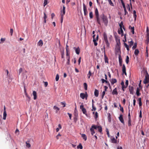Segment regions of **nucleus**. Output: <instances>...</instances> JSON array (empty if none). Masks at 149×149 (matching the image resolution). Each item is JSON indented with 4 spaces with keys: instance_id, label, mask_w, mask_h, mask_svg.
Wrapping results in <instances>:
<instances>
[{
    "instance_id": "nucleus-1",
    "label": "nucleus",
    "mask_w": 149,
    "mask_h": 149,
    "mask_svg": "<svg viewBox=\"0 0 149 149\" xmlns=\"http://www.w3.org/2000/svg\"><path fill=\"white\" fill-rule=\"evenodd\" d=\"M103 37L104 40L103 41V42L106 44V48H108L110 45V44L108 40L107 34L105 32L104 33Z\"/></svg>"
},
{
    "instance_id": "nucleus-2",
    "label": "nucleus",
    "mask_w": 149,
    "mask_h": 149,
    "mask_svg": "<svg viewBox=\"0 0 149 149\" xmlns=\"http://www.w3.org/2000/svg\"><path fill=\"white\" fill-rule=\"evenodd\" d=\"M95 18L97 23L100 25H101L100 21L99 19V14L97 9L96 8L95 10Z\"/></svg>"
},
{
    "instance_id": "nucleus-3",
    "label": "nucleus",
    "mask_w": 149,
    "mask_h": 149,
    "mask_svg": "<svg viewBox=\"0 0 149 149\" xmlns=\"http://www.w3.org/2000/svg\"><path fill=\"white\" fill-rule=\"evenodd\" d=\"M100 17L103 20V22L106 26H107L108 24V19L106 16L102 14L100 15Z\"/></svg>"
},
{
    "instance_id": "nucleus-4",
    "label": "nucleus",
    "mask_w": 149,
    "mask_h": 149,
    "mask_svg": "<svg viewBox=\"0 0 149 149\" xmlns=\"http://www.w3.org/2000/svg\"><path fill=\"white\" fill-rule=\"evenodd\" d=\"M143 82L145 84L149 83V75L147 71L146 72L145 79L143 81Z\"/></svg>"
},
{
    "instance_id": "nucleus-5",
    "label": "nucleus",
    "mask_w": 149,
    "mask_h": 149,
    "mask_svg": "<svg viewBox=\"0 0 149 149\" xmlns=\"http://www.w3.org/2000/svg\"><path fill=\"white\" fill-rule=\"evenodd\" d=\"M94 129H97V126L93 125L90 129L91 134L92 136L95 133Z\"/></svg>"
},
{
    "instance_id": "nucleus-6",
    "label": "nucleus",
    "mask_w": 149,
    "mask_h": 149,
    "mask_svg": "<svg viewBox=\"0 0 149 149\" xmlns=\"http://www.w3.org/2000/svg\"><path fill=\"white\" fill-rule=\"evenodd\" d=\"M80 108L81 110L83 113L87 116V114L86 113V109L84 108L83 103H82L81 105L80 106Z\"/></svg>"
},
{
    "instance_id": "nucleus-7",
    "label": "nucleus",
    "mask_w": 149,
    "mask_h": 149,
    "mask_svg": "<svg viewBox=\"0 0 149 149\" xmlns=\"http://www.w3.org/2000/svg\"><path fill=\"white\" fill-rule=\"evenodd\" d=\"M83 6L84 15L85 16L87 15L88 14V12L87 10L86 6L84 3H83Z\"/></svg>"
},
{
    "instance_id": "nucleus-8",
    "label": "nucleus",
    "mask_w": 149,
    "mask_h": 149,
    "mask_svg": "<svg viewBox=\"0 0 149 149\" xmlns=\"http://www.w3.org/2000/svg\"><path fill=\"white\" fill-rule=\"evenodd\" d=\"M95 35H93V41L94 42V45L95 46H97V42H96L98 40V36L97 35L96 37V39H95Z\"/></svg>"
},
{
    "instance_id": "nucleus-9",
    "label": "nucleus",
    "mask_w": 149,
    "mask_h": 149,
    "mask_svg": "<svg viewBox=\"0 0 149 149\" xmlns=\"http://www.w3.org/2000/svg\"><path fill=\"white\" fill-rule=\"evenodd\" d=\"M116 54H118L119 55V54L120 55L121 51L120 46L116 47Z\"/></svg>"
},
{
    "instance_id": "nucleus-10",
    "label": "nucleus",
    "mask_w": 149,
    "mask_h": 149,
    "mask_svg": "<svg viewBox=\"0 0 149 149\" xmlns=\"http://www.w3.org/2000/svg\"><path fill=\"white\" fill-rule=\"evenodd\" d=\"M86 94H85L84 93H81L80 94V97L83 99H84L85 98H86V99L87 97V94L86 93Z\"/></svg>"
},
{
    "instance_id": "nucleus-11",
    "label": "nucleus",
    "mask_w": 149,
    "mask_h": 149,
    "mask_svg": "<svg viewBox=\"0 0 149 149\" xmlns=\"http://www.w3.org/2000/svg\"><path fill=\"white\" fill-rule=\"evenodd\" d=\"M129 89L130 94L133 95L134 94V88L133 87L130 86H129Z\"/></svg>"
},
{
    "instance_id": "nucleus-12",
    "label": "nucleus",
    "mask_w": 149,
    "mask_h": 149,
    "mask_svg": "<svg viewBox=\"0 0 149 149\" xmlns=\"http://www.w3.org/2000/svg\"><path fill=\"white\" fill-rule=\"evenodd\" d=\"M103 48H104V50L105 49V47L104 46ZM104 59L105 62L106 63H108V58L107 56H106V55L105 54V50H104Z\"/></svg>"
},
{
    "instance_id": "nucleus-13",
    "label": "nucleus",
    "mask_w": 149,
    "mask_h": 149,
    "mask_svg": "<svg viewBox=\"0 0 149 149\" xmlns=\"http://www.w3.org/2000/svg\"><path fill=\"white\" fill-rule=\"evenodd\" d=\"M74 50H75V52L77 54H79L80 53V49L79 47L77 48H76L75 47H74L73 48Z\"/></svg>"
},
{
    "instance_id": "nucleus-14",
    "label": "nucleus",
    "mask_w": 149,
    "mask_h": 149,
    "mask_svg": "<svg viewBox=\"0 0 149 149\" xmlns=\"http://www.w3.org/2000/svg\"><path fill=\"white\" fill-rule=\"evenodd\" d=\"M118 58L119 65L120 66H121L122 65L123 60L120 54L119 55Z\"/></svg>"
},
{
    "instance_id": "nucleus-15",
    "label": "nucleus",
    "mask_w": 149,
    "mask_h": 149,
    "mask_svg": "<svg viewBox=\"0 0 149 149\" xmlns=\"http://www.w3.org/2000/svg\"><path fill=\"white\" fill-rule=\"evenodd\" d=\"M116 40L117 43V45L118 46H120V39L116 37Z\"/></svg>"
},
{
    "instance_id": "nucleus-16",
    "label": "nucleus",
    "mask_w": 149,
    "mask_h": 149,
    "mask_svg": "<svg viewBox=\"0 0 149 149\" xmlns=\"http://www.w3.org/2000/svg\"><path fill=\"white\" fill-rule=\"evenodd\" d=\"M122 71L123 74H124L126 75H127L126 72V68L124 64H123L122 66Z\"/></svg>"
},
{
    "instance_id": "nucleus-17",
    "label": "nucleus",
    "mask_w": 149,
    "mask_h": 149,
    "mask_svg": "<svg viewBox=\"0 0 149 149\" xmlns=\"http://www.w3.org/2000/svg\"><path fill=\"white\" fill-rule=\"evenodd\" d=\"M119 119L120 121L123 123H124V120L123 117V115L122 114H120L119 117Z\"/></svg>"
},
{
    "instance_id": "nucleus-18",
    "label": "nucleus",
    "mask_w": 149,
    "mask_h": 149,
    "mask_svg": "<svg viewBox=\"0 0 149 149\" xmlns=\"http://www.w3.org/2000/svg\"><path fill=\"white\" fill-rule=\"evenodd\" d=\"M65 7L64 6H63V7L61 13V15H62V16H64L65 14Z\"/></svg>"
},
{
    "instance_id": "nucleus-19",
    "label": "nucleus",
    "mask_w": 149,
    "mask_h": 149,
    "mask_svg": "<svg viewBox=\"0 0 149 149\" xmlns=\"http://www.w3.org/2000/svg\"><path fill=\"white\" fill-rule=\"evenodd\" d=\"M43 44V42L42 40H40L38 42V45L40 47H42Z\"/></svg>"
},
{
    "instance_id": "nucleus-20",
    "label": "nucleus",
    "mask_w": 149,
    "mask_h": 149,
    "mask_svg": "<svg viewBox=\"0 0 149 149\" xmlns=\"http://www.w3.org/2000/svg\"><path fill=\"white\" fill-rule=\"evenodd\" d=\"M33 95L34 96L33 99L35 100L37 98V93L35 91H33Z\"/></svg>"
},
{
    "instance_id": "nucleus-21",
    "label": "nucleus",
    "mask_w": 149,
    "mask_h": 149,
    "mask_svg": "<svg viewBox=\"0 0 149 149\" xmlns=\"http://www.w3.org/2000/svg\"><path fill=\"white\" fill-rule=\"evenodd\" d=\"M112 94L113 95H117L118 94V93L117 91L116 88H115L113 90L112 92Z\"/></svg>"
},
{
    "instance_id": "nucleus-22",
    "label": "nucleus",
    "mask_w": 149,
    "mask_h": 149,
    "mask_svg": "<svg viewBox=\"0 0 149 149\" xmlns=\"http://www.w3.org/2000/svg\"><path fill=\"white\" fill-rule=\"evenodd\" d=\"M111 141L113 143H116L117 142V140L114 137H112L111 138Z\"/></svg>"
},
{
    "instance_id": "nucleus-23",
    "label": "nucleus",
    "mask_w": 149,
    "mask_h": 149,
    "mask_svg": "<svg viewBox=\"0 0 149 149\" xmlns=\"http://www.w3.org/2000/svg\"><path fill=\"white\" fill-rule=\"evenodd\" d=\"M94 95L96 97H97L99 95V91L96 89H95L94 91Z\"/></svg>"
},
{
    "instance_id": "nucleus-24",
    "label": "nucleus",
    "mask_w": 149,
    "mask_h": 149,
    "mask_svg": "<svg viewBox=\"0 0 149 149\" xmlns=\"http://www.w3.org/2000/svg\"><path fill=\"white\" fill-rule=\"evenodd\" d=\"M97 129L98 131L100 132H101L102 131V127L101 126H97Z\"/></svg>"
},
{
    "instance_id": "nucleus-25",
    "label": "nucleus",
    "mask_w": 149,
    "mask_h": 149,
    "mask_svg": "<svg viewBox=\"0 0 149 149\" xmlns=\"http://www.w3.org/2000/svg\"><path fill=\"white\" fill-rule=\"evenodd\" d=\"M117 81L116 79H112L111 82L112 85H113L114 84L116 83Z\"/></svg>"
},
{
    "instance_id": "nucleus-26",
    "label": "nucleus",
    "mask_w": 149,
    "mask_h": 149,
    "mask_svg": "<svg viewBox=\"0 0 149 149\" xmlns=\"http://www.w3.org/2000/svg\"><path fill=\"white\" fill-rule=\"evenodd\" d=\"M120 31L119 30L118 31V33L119 34H121V36H122L123 35V31L122 29V28L120 29Z\"/></svg>"
},
{
    "instance_id": "nucleus-27",
    "label": "nucleus",
    "mask_w": 149,
    "mask_h": 149,
    "mask_svg": "<svg viewBox=\"0 0 149 149\" xmlns=\"http://www.w3.org/2000/svg\"><path fill=\"white\" fill-rule=\"evenodd\" d=\"M119 26L120 27V29L123 28L124 30H125V29L123 25V23L122 21L119 24Z\"/></svg>"
},
{
    "instance_id": "nucleus-28",
    "label": "nucleus",
    "mask_w": 149,
    "mask_h": 149,
    "mask_svg": "<svg viewBox=\"0 0 149 149\" xmlns=\"http://www.w3.org/2000/svg\"><path fill=\"white\" fill-rule=\"evenodd\" d=\"M7 116V113L6 112V111H4L3 113V120H6V117Z\"/></svg>"
},
{
    "instance_id": "nucleus-29",
    "label": "nucleus",
    "mask_w": 149,
    "mask_h": 149,
    "mask_svg": "<svg viewBox=\"0 0 149 149\" xmlns=\"http://www.w3.org/2000/svg\"><path fill=\"white\" fill-rule=\"evenodd\" d=\"M81 137H82L83 139L86 141L87 140V136H86L84 134H81Z\"/></svg>"
},
{
    "instance_id": "nucleus-30",
    "label": "nucleus",
    "mask_w": 149,
    "mask_h": 149,
    "mask_svg": "<svg viewBox=\"0 0 149 149\" xmlns=\"http://www.w3.org/2000/svg\"><path fill=\"white\" fill-rule=\"evenodd\" d=\"M128 43L130 47H132V46L134 44V42L132 40H131L130 41H128Z\"/></svg>"
},
{
    "instance_id": "nucleus-31",
    "label": "nucleus",
    "mask_w": 149,
    "mask_h": 149,
    "mask_svg": "<svg viewBox=\"0 0 149 149\" xmlns=\"http://www.w3.org/2000/svg\"><path fill=\"white\" fill-rule=\"evenodd\" d=\"M53 109H54L56 110V113H57L58 111L60 110V109L56 106L54 107Z\"/></svg>"
},
{
    "instance_id": "nucleus-32",
    "label": "nucleus",
    "mask_w": 149,
    "mask_h": 149,
    "mask_svg": "<svg viewBox=\"0 0 149 149\" xmlns=\"http://www.w3.org/2000/svg\"><path fill=\"white\" fill-rule=\"evenodd\" d=\"M140 90L139 88H137L136 89V94L137 96H139L140 95V93L139 92Z\"/></svg>"
},
{
    "instance_id": "nucleus-33",
    "label": "nucleus",
    "mask_w": 149,
    "mask_h": 149,
    "mask_svg": "<svg viewBox=\"0 0 149 149\" xmlns=\"http://www.w3.org/2000/svg\"><path fill=\"white\" fill-rule=\"evenodd\" d=\"M139 53V51L138 49H136L135 50L134 52V54L136 56H137L138 55Z\"/></svg>"
},
{
    "instance_id": "nucleus-34",
    "label": "nucleus",
    "mask_w": 149,
    "mask_h": 149,
    "mask_svg": "<svg viewBox=\"0 0 149 149\" xmlns=\"http://www.w3.org/2000/svg\"><path fill=\"white\" fill-rule=\"evenodd\" d=\"M129 28H130V29L131 30V32H132V34H134V27H132L131 26H129Z\"/></svg>"
},
{
    "instance_id": "nucleus-35",
    "label": "nucleus",
    "mask_w": 149,
    "mask_h": 149,
    "mask_svg": "<svg viewBox=\"0 0 149 149\" xmlns=\"http://www.w3.org/2000/svg\"><path fill=\"white\" fill-rule=\"evenodd\" d=\"M125 62L127 64H128L129 62V58L128 56H126Z\"/></svg>"
},
{
    "instance_id": "nucleus-36",
    "label": "nucleus",
    "mask_w": 149,
    "mask_h": 149,
    "mask_svg": "<svg viewBox=\"0 0 149 149\" xmlns=\"http://www.w3.org/2000/svg\"><path fill=\"white\" fill-rule=\"evenodd\" d=\"M93 114H95V119L97 118L98 117V113H97V112H93Z\"/></svg>"
},
{
    "instance_id": "nucleus-37",
    "label": "nucleus",
    "mask_w": 149,
    "mask_h": 149,
    "mask_svg": "<svg viewBox=\"0 0 149 149\" xmlns=\"http://www.w3.org/2000/svg\"><path fill=\"white\" fill-rule=\"evenodd\" d=\"M109 2V4L111 6H113L114 5L113 3L112 2L111 0H107Z\"/></svg>"
},
{
    "instance_id": "nucleus-38",
    "label": "nucleus",
    "mask_w": 149,
    "mask_h": 149,
    "mask_svg": "<svg viewBox=\"0 0 149 149\" xmlns=\"http://www.w3.org/2000/svg\"><path fill=\"white\" fill-rule=\"evenodd\" d=\"M131 119H129L128 121V126L129 127H130L131 126Z\"/></svg>"
},
{
    "instance_id": "nucleus-39",
    "label": "nucleus",
    "mask_w": 149,
    "mask_h": 149,
    "mask_svg": "<svg viewBox=\"0 0 149 149\" xmlns=\"http://www.w3.org/2000/svg\"><path fill=\"white\" fill-rule=\"evenodd\" d=\"M137 45L136 42L134 43V46L132 47V49L133 50L135 49L137 47Z\"/></svg>"
},
{
    "instance_id": "nucleus-40",
    "label": "nucleus",
    "mask_w": 149,
    "mask_h": 149,
    "mask_svg": "<svg viewBox=\"0 0 149 149\" xmlns=\"http://www.w3.org/2000/svg\"><path fill=\"white\" fill-rule=\"evenodd\" d=\"M89 17L90 19H92L93 18V13L92 11H91L90 12Z\"/></svg>"
},
{
    "instance_id": "nucleus-41",
    "label": "nucleus",
    "mask_w": 149,
    "mask_h": 149,
    "mask_svg": "<svg viewBox=\"0 0 149 149\" xmlns=\"http://www.w3.org/2000/svg\"><path fill=\"white\" fill-rule=\"evenodd\" d=\"M77 147L78 149H82L83 148L81 144H79Z\"/></svg>"
},
{
    "instance_id": "nucleus-42",
    "label": "nucleus",
    "mask_w": 149,
    "mask_h": 149,
    "mask_svg": "<svg viewBox=\"0 0 149 149\" xmlns=\"http://www.w3.org/2000/svg\"><path fill=\"white\" fill-rule=\"evenodd\" d=\"M84 88L85 90H86L87 88V85L86 83H84Z\"/></svg>"
},
{
    "instance_id": "nucleus-43",
    "label": "nucleus",
    "mask_w": 149,
    "mask_h": 149,
    "mask_svg": "<svg viewBox=\"0 0 149 149\" xmlns=\"http://www.w3.org/2000/svg\"><path fill=\"white\" fill-rule=\"evenodd\" d=\"M68 61L67 62V64L68 65H69L70 63V56H69L67 58Z\"/></svg>"
},
{
    "instance_id": "nucleus-44",
    "label": "nucleus",
    "mask_w": 149,
    "mask_h": 149,
    "mask_svg": "<svg viewBox=\"0 0 149 149\" xmlns=\"http://www.w3.org/2000/svg\"><path fill=\"white\" fill-rule=\"evenodd\" d=\"M119 107H120V111H122V112H124V109H123V107L121 106V105L120 104H119Z\"/></svg>"
},
{
    "instance_id": "nucleus-45",
    "label": "nucleus",
    "mask_w": 149,
    "mask_h": 149,
    "mask_svg": "<svg viewBox=\"0 0 149 149\" xmlns=\"http://www.w3.org/2000/svg\"><path fill=\"white\" fill-rule=\"evenodd\" d=\"M59 78V76L58 74H57L56 77V81H58Z\"/></svg>"
},
{
    "instance_id": "nucleus-46",
    "label": "nucleus",
    "mask_w": 149,
    "mask_h": 149,
    "mask_svg": "<svg viewBox=\"0 0 149 149\" xmlns=\"http://www.w3.org/2000/svg\"><path fill=\"white\" fill-rule=\"evenodd\" d=\"M128 109H129V113H128V119H131V116H130V107H128Z\"/></svg>"
},
{
    "instance_id": "nucleus-47",
    "label": "nucleus",
    "mask_w": 149,
    "mask_h": 149,
    "mask_svg": "<svg viewBox=\"0 0 149 149\" xmlns=\"http://www.w3.org/2000/svg\"><path fill=\"white\" fill-rule=\"evenodd\" d=\"M47 3V0H44V6H45Z\"/></svg>"
},
{
    "instance_id": "nucleus-48",
    "label": "nucleus",
    "mask_w": 149,
    "mask_h": 149,
    "mask_svg": "<svg viewBox=\"0 0 149 149\" xmlns=\"http://www.w3.org/2000/svg\"><path fill=\"white\" fill-rule=\"evenodd\" d=\"M26 146L28 148H30L31 147V145L29 143H27V142H26Z\"/></svg>"
},
{
    "instance_id": "nucleus-49",
    "label": "nucleus",
    "mask_w": 149,
    "mask_h": 149,
    "mask_svg": "<svg viewBox=\"0 0 149 149\" xmlns=\"http://www.w3.org/2000/svg\"><path fill=\"white\" fill-rule=\"evenodd\" d=\"M92 109L91 110L92 111L93 110L95 111L96 110V108L94 107V104L93 103H92Z\"/></svg>"
},
{
    "instance_id": "nucleus-50",
    "label": "nucleus",
    "mask_w": 149,
    "mask_h": 149,
    "mask_svg": "<svg viewBox=\"0 0 149 149\" xmlns=\"http://www.w3.org/2000/svg\"><path fill=\"white\" fill-rule=\"evenodd\" d=\"M105 91H103L102 93V99H103L104 97V96L105 94Z\"/></svg>"
},
{
    "instance_id": "nucleus-51",
    "label": "nucleus",
    "mask_w": 149,
    "mask_h": 149,
    "mask_svg": "<svg viewBox=\"0 0 149 149\" xmlns=\"http://www.w3.org/2000/svg\"><path fill=\"white\" fill-rule=\"evenodd\" d=\"M121 1L122 5H123V8L124 9H125V8H126V7H125V6L124 3L123 2V1L122 0H121Z\"/></svg>"
},
{
    "instance_id": "nucleus-52",
    "label": "nucleus",
    "mask_w": 149,
    "mask_h": 149,
    "mask_svg": "<svg viewBox=\"0 0 149 149\" xmlns=\"http://www.w3.org/2000/svg\"><path fill=\"white\" fill-rule=\"evenodd\" d=\"M102 83H104V82H107V81L104 79H101Z\"/></svg>"
},
{
    "instance_id": "nucleus-53",
    "label": "nucleus",
    "mask_w": 149,
    "mask_h": 149,
    "mask_svg": "<svg viewBox=\"0 0 149 149\" xmlns=\"http://www.w3.org/2000/svg\"><path fill=\"white\" fill-rule=\"evenodd\" d=\"M22 68H20L18 70L19 74V75L20 73L22 72Z\"/></svg>"
},
{
    "instance_id": "nucleus-54",
    "label": "nucleus",
    "mask_w": 149,
    "mask_h": 149,
    "mask_svg": "<svg viewBox=\"0 0 149 149\" xmlns=\"http://www.w3.org/2000/svg\"><path fill=\"white\" fill-rule=\"evenodd\" d=\"M27 98V100L28 102H29L31 100L30 97L28 95L26 97Z\"/></svg>"
},
{
    "instance_id": "nucleus-55",
    "label": "nucleus",
    "mask_w": 149,
    "mask_h": 149,
    "mask_svg": "<svg viewBox=\"0 0 149 149\" xmlns=\"http://www.w3.org/2000/svg\"><path fill=\"white\" fill-rule=\"evenodd\" d=\"M108 119L109 122H110L111 121V115L110 114L108 116Z\"/></svg>"
},
{
    "instance_id": "nucleus-56",
    "label": "nucleus",
    "mask_w": 149,
    "mask_h": 149,
    "mask_svg": "<svg viewBox=\"0 0 149 149\" xmlns=\"http://www.w3.org/2000/svg\"><path fill=\"white\" fill-rule=\"evenodd\" d=\"M64 51H63V52L61 53V57L62 58H64Z\"/></svg>"
},
{
    "instance_id": "nucleus-57",
    "label": "nucleus",
    "mask_w": 149,
    "mask_h": 149,
    "mask_svg": "<svg viewBox=\"0 0 149 149\" xmlns=\"http://www.w3.org/2000/svg\"><path fill=\"white\" fill-rule=\"evenodd\" d=\"M67 114L69 116L70 119L71 120L72 114L68 113Z\"/></svg>"
},
{
    "instance_id": "nucleus-58",
    "label": "nucleus",
    "mask_w": 149,
    "mask_h": 149,
    "mask_svg": "<svg viewBox=\"0 0 149 149\" xmlns=\"http://www.w3.org/2000/svg\"><path fill=\"white\" fill-rule=\"evenodd\" d=\"M61 105H63V107H65V102H61Z\"/></svg>"
},
{
    "instance_id": "nucleus-59",
    "label": "nucleus",
    "mask_w": 149,
    "mask_h": 149,
    "mask_svg": "<svg viewBox=\"0 0 149 149\" xmlns=\"http://www.w3.org/2000/svg\"><path fill=\"white\" fill-rule=\"evenodd\" d=\"M106 132H107V134L109 137V130L107 129L106 130Z\"/></svg>"
},
{
    "instance_id": "nucleus-60",
    "label": "nucleus",
    "mask_w": 149,
    "mask_h": 149,
    "mask_svg": "<svg viewBox=\"0 0 149 149\" xmlns=\"http://www.w3.org/2000/svg\"><path fill=\"white\" fill-rule=\"evenodd\" d=\"M44 17H43L44 19H46L47 18V17L45 13V12H44Z\"/></svg>"
},
{
    "instance_id": "nucleus-61",
    "label": "nucleus",
    "mask_w": 149,
    "mask_h": 149,
    "mask_svg": "<svg viewBox=\"0 0 149 149\" xmlns=\"http://www.w3.org/2000/svg\"><path fill=\"white\" fill-rule=\"evenodd\" d=\"M141 80H140V82L139 83V88H142V87L141 86Z\"/></svg>"
},
{
    "instance_id": "nucleus-62",
    "label": "nucleus",
    "mask_w": 149,
    "mask_h": 149,
    "mask_svg": "<svg viewBox=\"0 0 149 149\" xmlns=\"http://www.w3.org/2000/svg\"><path fill=\"white\" fill-rule=\"evenodd\" d=\"M13 29H10V33H11V35L12 36L13 33Z\"/></svg>"
},
{
    "instance_id": "nucleus-63",
    "label": "nucleus",
    "mask_w": 149,
    "mask_h": 149,
    "mask_svg": "<svg viewBox=\"0 0 149 149\" xmlns=\"http://www.w3.org/2000/svg\"><path fill=\"white\" fill-rule=\"evenodd\" d=\"M44 85L45 87H47L48 85V82H44Z\"/></svg>"
},
{
    "instance_id": "nucleus-64",
    "label": "nucleus",
    "mask_w": 149,
    "mask_h": 149,
    "mask_svg": "<svg viewBox=\"0 0 149 149\" xmlns=\"http://www.w3.org/2000/svg\"><path fill=\"white\" fill-rule=\"evenodd\" d=\"M124 46L126 48H127L128 47H129V46L127 45L126 43H124Z\"/></svg>"
}]
</instances>
